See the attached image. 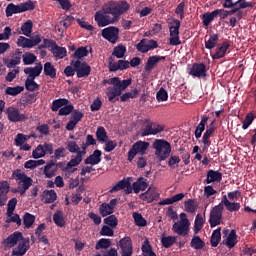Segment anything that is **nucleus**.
<instances>
[{
    "mask_svg": "<svg viewBox=\"0 0 256 256\" xmlns=\"http://www.w3.org/2000/svg\"><path fill=\"white\" fill-rule=\"evenodd\" d=\"M131 5L127 1L113 2L110 1L102 7L106 19V25H113L119 21V17L127 13Z\"/></svg>",
    "mask_w": 256,
    "mask_h": 256,
    "instance_id": "f257e3e1",
    "label": "nucleus"
},
{
    "mask_svg": "<svg viewBox=\"0 0 256 256\" xmlns=\"http://www.w3.org/2000/svg\"><path fill=\"white\" fill-rule=\"evenodd\" d=\"M103 85H112V87L107 88V96L108 100L110 102L115 103L116 101L119 100V96H121V93L123 90L127 89L131 84H132V79H127L121 81L119 77H113L110 78L109 80H103L102 81Z\"/></svg>",
    "mask_w": 256,
    "mask_h": 256,
    "instance_id": "f03ea898",
    "label": "nucleus"
},
{
    "mask_svg": "<svg viewBox=\"0 0 256 256\" xmlns=\"http://www.w3.org/2000/svg\"><path fill=\"white\" fill-rule=\"evenodd\" d=\"M152 148L156 151L155 155H157L160 161H165L170 156L171 145L165 139H156L152 143Z\"/></svg>",
    "mask_w": 256,
    "mask_h": 256,
    "instance_id": "7ed1b4c3",
    "label": "nucleus"
},
{
    "mask_svg": "<svg viewBox=\"0 0 256 256\" xmlns=\"http://www.w3.org/2000/svg\"><path fill=\"white\" fill-rule=\"evenodd\" d=\"M34 9L35 4L33 3V1L28 0L27 2L20 3L18 5H15L14 3L8 4L5 13L6 17H13V15L25 13V11H33Z\"/></svg>",
    "mask_w": 256,
    "mask_h": 256,
    "instance_id": "20e7f679",
    "label": "nucleus"
},
{
    "mask_svg": "<svg viewBox=\"0 0 256 256\" xmlns=\"http://www.w3.org/2000/svg\"><path fill=\"white\" fill-rule=\"evenodd\" d=\"M149 147H150L149 142L141 141V140L137 141L132 145L131 150H128L127 160L129 162H132L134 157H136L137 155H145Z\"/></svg>",
    "mask_w": 256,
    "mask_h": 256,
    "instance_id": "39448f33",
    "label": "nucleus"
},
{
    "mask_svg": "<svg viewBox=\"0 0 256 256\" xmlns=\"http://www.w3.org/2000/svg\"><path fill=\"white\" fill-rule=\"evenodd\" d=\"M144 123L145 125L142 127V129H140V135H142V137L157 135L158 133H162L164 131L163 125L152 122L149 119H146Z\"/></svg>",
    "mask_w": 256,
    "mask_h": 256,
    "instance_id": "423d86ee",
    "label": "nucleus"
},
{
    "mask_svg": "<svg viewBox=\"0 0 256 256\" xmlns=\"http://www.w3.org/2000/svg\"><path fill=\"white\" fill-rule=\"evenodd\" d=\"M4 112L10 123H22L28 120V116L21 113L18 107L9 106Z\"/></svg>",
    "mask_w": 256,
    "mask_h": 256,
    "instance_id": "0eeeda50",
    "label": "nucleus"
},
{
    "mask_svg": "<svg viewBox=\"0 0 256 256\" xmlns=\"http://www.w3.org/2000/svg\"><path fill=\"white\" fill-rule=\"evenodd\" d=\"M223 211L224 206L222 205L212 207L208 220L211 228H215L216 226L221 224V221L223 220Z\"/></svg>",
    "mask_w": 256,
    "mask_h": 256,
    "instance_id": "6e6552de",
    "label": "nucleus"
},
{
    "mask_svg": "<svg viewBox=\"0 0 256 256\" xmlns=\"http://www.w3.org/2000/svg\"><path fill=\"white\" fill-rule=\"evenodd\" d=\"M12 177L16 178L18 188L30 189L33 185V179L20 170L14 171Z\"/></svg>",
    "mask_w": 256,
    "mask_h": 256,
    "instance_id": "1a4fd4ad",
    "label": "nucleus"
},
{
    "mask_svg": "<svg viewBox=\"0 0 256 256\" xmlns=\"http://www.w3.org/2000/svg\"><path fill=\"white\" fill-rule=\"evenodd\" d=\"M101 35L103 39H106V41H109V43L115 45V43L119 41V28L115 26H109L102 30Z\"/></svg>",
    "mask_w": 256,
    "mask_h": 256,
    "instance_id": "9d476101",
    "label": "nucleus"
},
{
    "mask_svg": "<svg viewBox=\"0 0 256 256\" xmlns=\"http://www.w3.org/2000/svg\"><path fill=\"white\" fill-rule=\"evenodd\" d=\"M126 51L127 48H125L123 45L115 47L112 56L109 58L108 65H127V62L123 60H118V62H115V57L116 59H122V57L125 56Z\"/></svg>",
    "mask_w": 256,
    "mask_h": 256,
    "instance_id": "9b49d317",
    "label": "nucleus"
},
{
    "mask_svg": "<svg viewBox=\"0 0 256 256\" xmlns=\"http://www.w3.org/2000/svg\"><path fill=\"white\" fill-rule=\"evenodd\" d=\"M89 55V49L85 46H81L75 50L74 54H72V60L70 65H87L86 62H83V57H87Z\"/></svg>",
    "mask_w": 256,
    "mask_h": 256,
    "instance_id": "f8f14e48",
    "label": "nucleus"
},
{
    "mask_svg": "<svg viewBox=\"0 0 256 256\" xmlns=\"http://www.w3.org/2000/svg\"><path fill=\"white\" fill-rule=\"evenodd\" d=\"M189 219L188 218H182L180 222H175L172 226V230L176 235H180L183 237H186L189 232Z\"/></svg>",
    "mask_w": 256,
    "mask_h": 256,
    "instance_id": "ddd939ff",
    "label": "nucleus"
},
{
    "mask_svg": "<svg viewBox=\"0 0 256 256\" xmlns=\"http://www.w3.org/2000/svg\"><path fill=\"white\" fill-rule=\"evenodd\" d=\"M208 68L206 65H191L187 67V74L194 78L207 77Z\"/></svg>",
    "mask_w": 256,
    "mask_h": 256,
    "instance_id": "4468645a",
    "label": "nucleus"
},
{
    "mask_svg": "<svg viewBox=\"0 0 256 256\" xmlns=\"http://www.w3.org/2000/svg\"><path fill=\"white\" fill-rule=\"evenodd\" d=\"M41 42L40 36H35L32 39L26 38L24 36H20L17 39V45L18 47H22V49H32V47H35V45H39Z\"/></svg>",
    "mask_w": 256,
    "mask_h": 256,
    "instance_id": "2eb2a0df",
    "label": "nucleus"
},
{
    "mask_svg": "<svg viewBox=\"0 0 256 256\" xmlns=\"http://www.w3.org/2000/svg\"><path fill=\"white\" fill-rule=\"evenodd\" d=\"M175 26H169V45L177 46L181 45V40L179 39V29H181V21H176Z\"/></svg>",
    "mask_w": 256,
    "mask_h": 256,
    "instance_id": "dca6fc26",
    "label": "nucleus"
},
{
    "mask_svg": "<svg viewBox=\"0 0 256 256\" xmlns=\"http://www.w3.org/2000/svg\"><path fill=\"white\" fill-rule=\"evenodd\" d=\"M86 154L87 150H77L76 155L71 156V160L66 164L64 170L71 169L72 167H78L83 160V156Z\"/></svg>",
    "mask_w": 256,
    "mask_h": 256,
    "instance_id": "f3484780",
    "label": "nucleus"
},
{
    "mask_svg": "<svg viewBox=\"0 0 256 256\" xmlns=\"http://www.w3.org/2000/svg\"><path fill=\"white\" fill-rule=\"evenodd\" d=\"M121 256H131L133 254L132 240L130 237L121 238L119 241Z\"/></svg>",
    "mask_w": 256,
    "mask_h": 256,
    "instance_id": "a211bd4d",
    "label": "nucleus"
},
{
    "mask_svg": "<svg viewBox=\"0 0 256 256\" xmlns=\"http://www.w3.org/2000/svg\"><path fill=\"white\" fill-rule=\"evenodd\" d=\"M23 59V52L16 50L3 58L5 65H19Z\"/></svg>",
    "mask_w": 256,
    "mask_h": 256,
    "instance_id": "6ab92c4d",
    "label": "nucleus"
},
{
    "mask_svg": "<svg viewBox=\"0 0 256 256\" xmlns=\"http://www.w3.org/2000/svg\"><path fill=\"white\" fill-rule=\"evenodd\" d=\"M30 249V238H23L17 245V249L12 250L13 256H24Z\"/></svg>",
    "mask_w": 256,
    "mask_h": 256,
    "instance_id": "aec40b11",
    "label": "nucleus"
},
{
    "mask_svg": "<svg viewBox=\"0 0 256 256\" xmlns=\"http://www.w3.org/2000/svg\"><path fill=\"white\" fill-rule=\"evenodd\" d=\"M23 234L19 231H15L14 233H12L8 238H5L2 242V244L5 247H13L15 245L18 244V242H20L21 240H23Z\"/></svg>",
    "mask_w": 256,
    "mask_h": 256,
    "instance_id": "412c9836",
    "label": "nucleus"
},
{
    "mask_svg": "<svg viewBox=\"0 0 256 256\" xmlns=\"http://www.w3.org/2000/svg\"><path fill=\"white\" fill-rule=\"evenodd\" d=\"M10 185L7 181L0 182V207L6 205L8 201V193H9Z\"/></svg>",
    "mask_w": 256,
    "mask_h": 256,
    "instance_id": "4be33fe9",
    "label": "nucleus"
},
{
    "mask_svg": "<svg viewBox=\"0 0 256 256\" xmlns=\"http://www.w3.org/2000/svg\"><path fill=\"white\" fill-rule=\"evenodd\" d=\"M42 71V65H36L35 67H27L24 69V73L27 75L26 79L29 80H35L36 77H40Z\"/></svg>",
    "mask_w": 256,
    "mask_h": 256,
    "instance_id": "5701e85b",
    "label": "nucleus"
},
{
    "mask_svg": "<svg viewBox=\"0 0 256 256\" xmlns=\"http://www.w3.org/2000/svg\"><path fill=\"white\" fill-rule=\"evenodd\" d=\"M102 161V151L96 150L89 155L88 158L84 160L85 165L96 166Z\"/></svg>",
    "mask_w": 256,
    "mask_h": 256,
    "instance_id": "b1692460",
    "label": "nucleus"
},
{
    "mask_svg": "<svg viewBox=\"0 0 256 256\" xmlns=\"http://www.w3.org/2000/svg\"><path fill=\"white\" fill-rule=\"evenodd\" d=\"M149 181L144 177H139L136 182H133V191L138 194L140 191H145L149 187Z\"/></svg>",
    "mask_w": 256,
    "mask_h": 256,
    "instance_id": "393cba45",
    "label": "nucleus"
},
{
    "mask_svg": "<svg viewBox=\"0 0 256 256\" xmlns=\"http://www.w3.org/2000/svg\"><path fill=\"white\" fill-rule=\"evenodd\" d=\"M223 180V173L219 171L209 170L207 172V178L205 180L206 184H211L214 182L220 183Z\"/></svg>",
    "mask_w": 256,
    "mask_h": 256,
    "instance_id": "a878e982",
    "label": "nucleus"
},
{
    "mask_svg": "<svg viewBox=\"0 0 256 256\" xmlns=\"http://www.w3.org/2000/svg\"><path fill=\"white\" fill-rule=\"evenodd\" d=\"M57 166L55 165V162L53 160H50L46 166L44 167V175L46 179H52L56 176L57 173Z\"/></svg>",
    "mask_w": 256,
    "mask_h": 256,
    "instance_id": "bb28decb",
    "label": "nucleus"
},
{
    "mask_svg": "<svg viewBox=\"0 0 256 256\" xmlns=\"http://www.w3.org/2000/svg\"><path fill=\"white\" fill-rule=\"evenodd\" d=\"M198 208H199V204L197 199H188L184 202V211L186 213H191V214L197 213Z\"/></svg>",
    "mask_w": 256,
    "mask_h": 256,
    "instance_id": "cd10ccee",
    "label": "nucleus"
},
{
    "mask_svg": "<svg viewBox=\"0 0 256 256\" xmlns=\"http://www.w3.org/2000/svg\"><path fill=\"white\" fill-rule=\"evenodd\" d=\"M231 47V44H229V41H224L221 46H219L216 49V52L213 54V59H222V57H225V53H227V50Z\"/></svg>",
    "mask_w": 256,
    "mask_h": 256,
    "instance_id": "c85d7f7f",
    "label": "nucleus"
},
{
    "mask_svg": "<svg viewBox=\"0 0 256 256\" xmlns=\"http://www.w3.org/2000/svg\"><path fill=\"white\" fill-rule=\"evenodd\" d=\"M209 117L208 116H202V118L200 119V123L198 124V126H196L195 129V138L196 139H200L202 137V133L205 130V126L208 122Z\"/></svg>",
    "mask_w": 256,
    "mask_h": 256,
    "instance_id": "c756f323",
    "label": "nucleus"
},
{
    "mask_svg": "<svg viewBox=\"0 0 256 256\" xmlns=\"http://www.w3.org/2000/svg\"><path fill=\"white\" fill-rule=\"evenodd\" d=\"M19 35H25V37H31V33H33V21L28 20L24 24H22L21 29L18 30Z\"/></svg>",
    "mask_w": 256,
    "mask_h": 256,
    "instance_id": "7c9ffc66",
    "label": "nucleus"
},
{
    "mask_svg": "<svg viewBox=\"0 0 256 256\" xmlns=\"http://www.w3.org/2000/svg\"><path fill=\"white\" fill-rule=\"evenodd\" d=\"M238 235L235 229H232L229 233L228 238H226L224 245H226L228 248H233L238 243Z\"/></svg>",
    "mask_w": 256,
    "mask_h": 256,
    "instance_id": "2f4dec72",
    "label": "nucleus"
},
{
    "mask_svg": "<svg viewBox=\"0 0 256 256\" xmlns=\"http://www.w3.org/2000/svg\"><path fill=\"white\" fill-rule=\"evenodd\" d=\"M74 67L76 70L77 78L89 77L91 73V67L89 65L87 66L74 65Z\"/></svg>",
    "mask_w": 256,
    "mask_h": 256,
    "instance_id": "473e14b6",
    "label": "nucleus"
},
{
    "mask_svg": "<svg viewBox=\"0 0 256 256\" xmlns=\"http://www.w3.org/2000/svg\"><path fill=\"white\" fill-rule=\"evenodd\" d=\"M53 223L60 228L65 227L66 220H65L63 211L58 210L56 213L53 214Z\"/></svg>",
    "mask_w": 256,
    "mask_h": 256,
    "instance_id": "72a5a7b5",
    "label": "nucleus"
},
{
    "mask_svg": "<svg viewBox=\"0 0 256 256\" xmlns=\"http://www.w3.org/2000/svg\"><path fill=\"white\" fill-rule=\"evenodd\" d=\"M55 59H64L67 57V48L58 46L57 44L51 49Z\"/></svg>",
    "mask_w": 256,
    "mask_h": 256,
    "instance_id": "f704fd0d",
    "label": "nucleus"
},
{
    "mask_svg": "<svg viewBox=\"0 0 256 256\" xmlns=\"http://www.w3.org/2000/svg\"><path fill=\"white\" fill-rule=\"evenodd\" d=\"M69 103H70V101L66 98H59V99L53 100V102L51 104V111H53V112L59 111V109L68 105Z\"/></svg>",
    "mask_w": 256,
    "mask_h": 256,
    "instance_id": "c9c22d12",
    "label": "nucleus"
},
{
    "mask_svg": "<svg viewBox=\"0 0 256 256\" xmlns=\"http://www.w3.org/2000/svg\"><path fill=\"white\" fill-rule=\"evenodd\" d=\"M216 18L217 16L215 11L204 13L201 16L204 27H209Z\"/></svg>",
    "mask_w": 256,
    "mask_h": 256,
    "instance_id": "e433bc0d",
    "label": "nucleus"
},
{
    "mask_svg": "<svg viewBox=\"0 0 256 256\" xmlns=\"http://www.w3.org/2000/svg\"><path fill=\"white\" fill-rule=\"evenodd\" d=\"M205 224V220L203 218V216L201 214H197L195 221H194V234L195 235H199V233L201 232V230L203 229Z\"/></svg>",
    "mask_w": 256,
    "mask_h": 256,
    "instance_id": "4c0bfd02",
    "label": "nucleus"
},
{
    "mask_svg": "<svg viewBox=\"0 0 256 256\" xmlns=\"http://www.w3.org/2000/svg\"><path fill=\"white\" fill-rule=\"evenodd\" d=\"M94 21H96L98 27H107V19L103 11H97L94 15Z\"/></svg>",
    "mask_w": 256,
    "mask_h": 256,
    "instance_id": "58836bf2",
    "label": "nucleus"
},
{
    "mask_svg": "<svg viewBox=\"0 0 256 256\" xmlns=\"http://www.w3.org/2000/svg\"><path fill=\"white\" fill-rule=\"evenodd\" d=\"M220 241H221V228H217L212 232V235L210 238V245L212 247H217Z\"/></svg>",
    "mask_w": 256,
    "mask_h": 256,
    "instance_id": "ea45409f",
    "label": "nucleus"
},
{
    "mask_svg": "<svg viewBox=\"0 0 256 256\" xmlns=\"http://www.w3.org/2000/svg\"><path fill=\"white\" fill-rule=\"evenodd\" d=\"M57 200V194L55 190H48L44 192L43 201L45 204H52Z\"/></svg>",
    "mask_w": 256,
    "mask_h": 256,
    "instance_id": "a19ab883",
    "label": "nucleus"
},
{
    "mask_svg": "<svg viewBox=\"0 0 256 256\" xmlns=\"http://www.w3.org/2000/svg\"><path fill=\"white\" fill-rule=\"evenodd\" d=\"M97 140L100 143H106L108 140L107 131L105 130L104 126H98L96 131Z\"/></svg>",
    "mask_w": 256,
    "mask_h": 256,
    "instance_id": "79ce46f5",
    "label": "nucleus"
},
{
    "mask_svg": "<svg viewBox=\"0 0 256 256\" xmlns=\"http://www.w3.org/2000/svg\"><path fill=\"white\" fill-rule=\"evenodd\" d=\"M217 41H219V34H210L208 41L205 42L206 49H215Z\"/></svg>",
    "mask_w": 256,
    "mask_h": 256,
    "instance_id": "37998d69",
    "label": "nucleus"
},
{
    "mask_svg": "<svg viewBox=\"0 0 256 256\" xmlns=\"http://www.w3.org/2000/svg\"><path fill=\"white\" fill-rule=\"evenodd\" d=\"M23 91H24L23 86L6 87L5 94L12 97H16L19 94H21Z\"/></svg>",
    "mask_w": 256,
    "mask_h": 256,
    "instance_id": "c03bdc74",
    "label": "nucleus"
},
{
    "mask_svg": "<svg viewBox=\"0 0 256 256\" xmlns=\"http://www.w3.org/2000/svg\"><path fill=\"white\" fill-rule=\"evenodd\" d=\"M46 161L45 160H27L24 163V167L26 169H35L36 167H40L42 165H45Z\"/></svg>",
    "mask_w": 256,
    "mask_h": 256,
    "instance_id": "a18cd8bd",
    "label": "nucleus"
},
{
    "mask_svg": "<svg viewBox=\"0 0 256 256\" xmlns=\"http://www.w3.org/2000/svg\"><path fill=\"white\" fill-rule=\"evenodd\" d=\"M98 211L102 217H107L108 215L111 216V214L114 213V209H112V207H110L107 203L101 204Z\"/></svg>",
    "mask_w": 256,
    "mask_h": 256,
    "instance_id": "49530a36",
    "label": "nucleus"
},
{
    "mask_svg": "<svg viewBox=\"0 0 256 256\" xmlns=\"http://www.w3.org/2000/svg\"><path fill=\"white\" fill-rule=\"evenodd\" d=\"M35 223V216L26 212L23 216V224L25 229H30L32 225Z\"/></svg>",
    "mask_w": 256,
    "mask_h": 256,
    "instance_id": "de8ad7c7",
    "label": "nucleus"
},
{
    "mask_svg": "<svg viewBox=\"0 0 256 256\" xmlns=\"http://www.w3.org/2000/svg\"><path fill=\"white\" fill-rule=\"evenodd\" d=\"M22 61L24 65H33V63L37 61V56L33 53L26 52L25 54H22Z\"/></svg>",
    "mask_w": 256,
    "mask_h": 256,
    "instance_id": "09e8293b",
    "label": "nucleus"
},
{
    "mask_svg": "<svg viewBox=\"0 0 256 256\" xmlns=\"http://www.w3.org/2000/svg\"><path fill=\"white\" fill-rule=\"evenodd\" d=\"M191 247L195 250H202L205 247V242L199 236H194L191 240Z\"/></svg>",
    "mask_w": 256,
    "mask_h": 256,
    "instance_id": "8fccbe9b",
    "label": "nucleus"
},
{
    "mask_svg": "<svg viewBox=\"0 0 256 256\" xmlns=\"http://www.w3.org/2000/svg\"><path fill=\"white\" fill-rule=\"evenodd\" d=\"M25 89L29 92H34L40 90V85L35 82L33 79H26L25 81Z\"/></svg>",
    "mask_w": 256,
    "mask_h": 256,
    "instance_id": "3c124183",
    "label": "nucleus"
},
{
    "mask_svg": "<svg viewBox=\"0 0 256 256\" xmlns=\"http://www.w3.org/2000/svg\"><path fill=\"white\" fill-rule=\"evenodd\" d=\"M133 219L135 225L138 227H145L147 225V221L145 220V218L138 212L133 213Z\"/></svg>",
    "mask_w": 256,
    "mask_h": 256,
    "instance_id": "603ef678",
    "label": "nucleus"
},
{
    "mask_svg": "<svg viewBox=\"0 0 256 256\" xmlns=\"http://www.w3.org/2000/svg\"><path fill=\"white\" fill-rule=\"evenodd\" d=\"M103 223L107 224L108 227L115 229L118 225V218L115 215H110L103 219Z\"/></svg>",
    "mask_w": 256,
    "mask_h": 256,
    "instance_id": "864d4df0",
    "label": "nucleus"
},
{
    "mask_svg": "<svg viewBox=\"0 0 256 256\" xmlns=\"http://www.w3.org/2000/svg\"><path fill=\"white\" fill-rule=\"evenodd\" d=\"M165 59H167L165 56H150L146 62V65H157V63H165Z\"/></svg>",
    "mask_w": 256,
    "mask_h": 256,
    "instance_id": "5fc2aeb1",
    "label": "nucleus"
},
{
    "mask_svg": "<svg viewBox=\"0 0 256 256\" xmlns=\"http://www.w3.org/2000/svg\"><path fill=\"white\" fill-rule=\"evenodd\" d=\"M75 111V106H73L72 104H66L64 105L61 109H59V116H68L71 113H73Z\"/></svg>",
    "mask_w": 256,
    "mask_h": 256,
    "instance_id": "6e6d98bb",
    "label": "nucleus"
},
{
    "mask_svg": "<svg viewBox=\"0 0 256 256\" xmlns=\"http://www.w3.org/2000/svg\"><path fill=\"white\" fill-rule=\"evenodd\" d=\"M44 74L51 79H55L57 77V69H55L53 65H45Z\"/></svg>",
    "mask_w": 256,
    "mask_h": 256,
    "instance_id": "4d7b16f0",
    "label": "nucleus"
},
{
    "mask_svg": "<svg viewBox=\"0 0 256 256\" xmlns=\"http://www.w3.org/2000/svg\"><path fill=\"white\" fill-rule=\"evenodd\" d=\"M254 120H255L254 114L252 112L247 113L245 116V119L243 120L242 129L247 130L251 126Z\"/></svg>",
    "mask_w": 256,
    "mask_h": 256,
    "instance_id": "13d9d810",
    "label": "nucleus"
},
{
    "mask_svg": "<svg viewBox=\"0 0 256 256\" xmlns=\"http://www.w3.org/2000/svg\"><path fill=\"white\" fill-rule=\"evenodd\" d=\"M176 243V237L174 236H168V237H162L161 238V244L164 248H169L173 246Z\"/></svg>",
    "mask_w": 256,
    "mask_h": 256,
    "instance_id": "bf43d9fd",
    "label": "nucleus"
},
{
    "mask_svg": "<svg viewBox=\"0 0 256 256\" xmlns=\"http://www.w3.org/2000/svg\"><path fill=\"white\" fill-rule=\"evenodd\" d=\"M111 246V241L109 240V238H100V240H98V242L96 243V250L99 249H107Z\"/></svg>",
    "mask_w": 256,
    "mask_h": 256,
    "instance_id": "052dcab7",
    "label": "nucleus"
},
{
    "mask_svg": "<svg viewBox=\"0 0 256 256\" xmlns=\"http://www.w3.org/2000/svg\"><path fill=\"white\" fill-rule=\"evenodd\" d=\"M66 150H69L71 154H76L80 150V147L76 141L70 140L66 143Z\"/></svg>",
    "mask_w": 256,
    "mask_h": 256,
    "instance_id": "680f3d73",
    "label": "nucleus"
},
{
    "mask_svg": "<svg viewBox=\"0 0 256 256\" xmlns=\"http://www.w3.org/2000/svg\"><path fill=\"white\" fill-rule=\"evenodd\" d=\"M45 155H46V153L44 151V146L42 144L38 145L32 153V156L34 159L42 158Z\"/></svg>",
    "mask_w": 256,
    "mask_h": 256,
    "instance_id": "e2e57ef3",
    "label": "nucleus"
},
{
    "mask_svg": "<svg viewBox=\"0 0 256 256\" xmlns=\"http://www.w3.org/2000/svg\"><path fill=\"white\" fill-rule=\"evenodd\" d=\"M8 67L9 68L14 67V69H13V71H10L6 75L5 80L8 82H12L16 78L17 74L19 73V67L18 66H10V65H8Z\"/></svg>",
    "mask_w": 256,
    "mask_h": 256,
    "instance_id": "0e129e2a",
    "label": "nucleus"
},
{
    "mask_svg": "<svg viewBox=\"0 0 256 256\" xmlns=\"http://www.w3.org/2000/svg\"><path fill=\"white\" fill-rule=\"evenodd\" d=\"M127 181L121 180L118 183H116L110 190V193L118 192L119 190L126 189Z\"/></svg>",
    "mask_w": 256,
    "mask_h": 256,
    "instance_id": "69168bd1",
    "label": "nucleus"
},
{
    "mask_svg": "<svg viewBox=\"0 0 256 256\" xmlns=\"http://www.w3.org/2000/svg\"><path fill=\"white\" fill-rule=\"evenodd\" d=\"M100 235L101 236L113 237L114 236V229L109 227V226L103 225L101 230H100Z\"/></svg>",
    "mask_w": 256,
    "mask_h": 256,
    "instance_id": "338daca9",
    "label": "nucleus"
},
{
    "mask_svg": "<svg viewBox=\"0 0 256 256\" xmlns=\"http://www.w3.org/2000/svg\"><path fill=\"white\" fill-rule=\"evenodd\" d=\"M142 251L144 254H148V256H157L156 253L152 250V246L149 241H146L142 246Z\"/></svg>",
    "mask_w": 256,
    "mask_h": 256,
    "instance_id": "774afa93",
    "label": "nucleus"
}]
</instances>
